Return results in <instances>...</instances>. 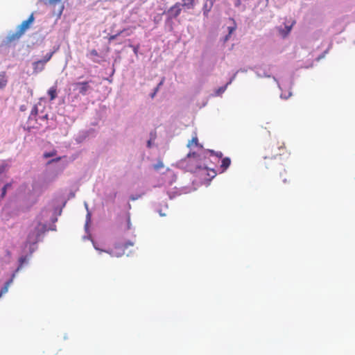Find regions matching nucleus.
<instances>
[{
	"label": "nucleus",
	"mask_w": 355,
	"mask_h": 355,
	"mask_svg": "<svg viewBox=\"0 0 355 355\" xmlns=\"http://www.w3.org/2000/svg\"><path fill=\"white\" fill-rule=\"evenodd\" d=\"M34 20V14L32 13L26 20L22 21V23L17 27L15 32L10 33L8 35L7 42L10 43L12 42L18 40L30 28Z\"/></svg>",
	"instance_id": "f257e3e1"
},
{
	"label": "nucleus",
	"mask_w": 355,
	"mask_h": 355,
	"mask_svg": "<svg viewBox=\"0 0 355 355\" xmlns=\"http://www.w3.org/2000/svg\"><path fill=\"white\" fill-rule=\"evenodd\" d=\"M46 225L38 222L37 224L31 230L27 236V243L35 244L39 241L40 236L46 231Z\"/></svg>",
	"instance_id": "f03ea898"
},
{
	"label": "nucleus",
	"mask_w": 355,
	"mask_h": 355,
	"mask_svg": "<svg viewBox=\"0 0 355 355\" xmlns=\"http://www.w3.org/2000/svg\"><path fill=\"white\" fill-rule=\"evenodd\" d=\"M37 115L38 107L36 105H35L31 110V114L28 119V123L30 125V127L32 128H39L42 125L40 123H37L38 119L41 121H46L48 119V115L46 114L39 116L38 119L37 117Z\"/></svg>",
	"instance_id": "7ed1b4c3"
},
{
	"label": "nucleus",
	"mask_w": 355,
	"mask_h": 355,
	"mask_svg": "<svg viewBox=\"0 0 355 355\" xmlns=\"http://www.w3.org/2000/svg\"><path fill=\"white\" fill-rule=\"evenodd\" d=\"M184 162H187V166L190 171H194L201 167L200 157L196 153H189Z\"/></svg>",
	"instance_id": "20e7f679"
},
{
	"label": "nucleus",
	"mask_w": 355,
	"mask_h": 355,
	"mask_svg": "<svg viewBox=\"0 0 355 355\" xmlns=\"http://www.w3.org/2000/svg\"><path fill=\"white\" fill-rule=\"evenodd\" d=\"M181 11V3L177 2L168 9V10L167 11V14L168 15L169 18L173 19L178 17L180 15Z\"/></svg>",
	"instance_id": "39448f33"
},
{
	"label": "nucleus",
	"mask_w": 355,
	"mask_h": 355,
	"mask_svg": "<svg viewBox=\"0 0 355 355\" xmlns=\"http://www.w3.org/2000/svg\"><path fill=\"white\" fill-rule=\"evenodd\" d=\"M89 83V81L78 82L74 83V86L78 89V92L80 94L85 96L87 94L88 91L92 89Z\"/></svg>",
	"instance_id": "423d86ee"
},
{
	"label": "nucleus",
	"mask_w": 355,
	"mask_h": 355,
	"mask_svg": "<svg viewBox=\"0 0 355 355\" xmlns=\"http://www.w3.org/2000/svg\"><path fill=\"white\" fill-rule=\"evenodd\" d=\"M44 66H45V64L42 61V60L34 62L33 63V72L35 73H37L42 71V70H44Z\"/></svg>",
	"instance_id": "0eeeda50"
},
{
	"label": "nucleus",
	"mask_w": 355,
	"mask_h": 355,
	"mask_svg": "<svg viewBox=\"0 0 355 355\" xmlns=\"http://www.w3.org/2000/svg\"><path fill=\"white\" fill-rule=\"evenodd\" d=\"M15 276V273H13L12 275L11 278L8 281H7L5 283L4 286L1 288V289L0 291V297H1L2 295H3L8 292V288H9L10 285L12 283Z\"/></svg>",
	"instance_id": "6e6552de"
},
{
	"label": "nucleus",
	"mask_w": 355,
	"mask_h": 355,
	"mask_svg": "<svg viewBox=\"0 0 355 355\" xmlns=\"http://www.w3.org/2000/svg\"><path fill=\"white\" fill-rule=\"evenodd\" d=\"M231 159L229 157H225L222 159L220 164V169L222 172H224L230 166Z\"/></svg>",
	"instance_id": "1a4fd4ad"
},
{
	"label": "nucleus",
	"mask_w": 355,
	"mask_h": 355,
	"mask_svg": "<svg viewBox=\"0 0 355 355\" xmlns=\"http://www.w3.org/2000/svg\"><path fill=\"white\" fill-rule=\"evenodd\" d=\"M181 5L187 9H193L195 6V0H182Z\"/></svg>",
	"instance_id": "9d476101"
},
{
	"label": "nucleus",
	"mask_w": 355,
	"mask_h": 355,
	"mask_svg": "<svg viewBox=\"0 0 355 355\" xmlns=\"http://www.w3.org/2000/svg\"><path fill=\"white\" fill-rule=\"evenodd\" d=\"M7 78L5 73L3 72L0 74V89H3L7 85Z\"/></svg>",
	"instance_id": "9b49d317"
},
{
	"label": "nucleus",
	"mask_w": 355,
	"mask_h": 355,
	"mask_svg": "<svg viewBox=\"0 0 355 355\" xmlns=\"http://www.w3.org/2000/svg\"><path fill=\"white\" fill-rule=\"evenodd\" d=\"M48 94H49V96L50 97V100L51 101L54 100L57 97V88H56V87L55 86L51 87L48 90Z\"/></svg>",
	"instance_id": "f8f14e48"
},
{
	"label": "nucleus",
	"mask_w": 355,
	"mask_h": 355,
	"mask_svg": "<svg viewBox=\"0 0 355 355\" xmlns=\"http://www.w3.org/2000/svg\"><path fill=\"white\" fill-rule=\"evenodd\" d=\"M198 139L196 135L194 137H192L191 140L189 141L187 146L189 148H191L192 147L198 146Z\"/></svg>",
	"instance_id": "ddd939ff"
},
{
	"label": "nucleus",
	"mask_w": 355,
	"mask_h": 355,
	"mask_svg": "<svg viewBox=\"0 0 355 355\" xmlns=\"http://www.w3.org/2000/svg\"><path fill=\"white\" fill-rule=\"evenodd\" d=\"M27 261V257L26 256L21 257L19 259V265L16 270V272L19 271L23 266V264Z\"/></svg>",
	"instance_id": "4468645a"
},
{
	"label": "nucleus",
	"mask_w": 355,
	"mask_h": 355,
	"mask_svg": "<svg viewBox=\"0 0 355 355\" xmlns=\"http://www.w3.org/2000/svg\"><path fill=\"white\" fill-rule=\"evenodd\" d=\"M53 53H54V52L52 51V52H50V53H47L44 56V59L42 60V61L44 62V64L51 60V58H52Z\"/></svg>",
	"instance_id": "2eb2a0df"
},
{
	"label": "nucleus",
	"mask_w": 355,
	"mask_h": 355,
	"mask_svg": "<svg viewBox=\"0 0 355 355\" xmlns=\"http://www.w3.org/2000/svg\"><path fill=\"white\" fill-rule=\"evenodd\" d=\"M123 31H119V33H117L115 35H110L108 37V40L109 42H111L114 40H115L119 35H120L121 33H122Z\"/></svg>",
	"instance_id": "dca6fc26"
},
{
	"label": "nucleus",
	"mask_w": 355,
	"mask_h": 355,
	"mask_svg": "<svg viewBox=\"0 0 355 355\" xmlns=\"http://www.w3.org/2000/svg\"><path fill=\"white\" fill-rule=\"evenodd\" d=\"M287 175V172L286 171V170H284V173H281V174H280L281 177L282 178V181L284 184L289 182V180H288L286 177H284V175Z\"/></svg>",
	"instance_id": "f3484780"
},
{
	"label": "nucleus",
	"mask_w": 355,
	"mask_h": 355,
	"mask_svg": "<svg viewBox=\"0 0 355 355\" xmlns=\"http://www.w3.org/2000/svg\"><path fill=\"white\" fill-rule=\"evenodd\" d=\"M163 167H164V164H163L162 162H159L158 163H157L156 164L154 165V168L155 170H159Z\"/></svg>",
	"instance_id": "a211bd4d"
},
{
	"label": "nucleus",
	"mask_w": 355,
	"mask_h": 355,
	"mask_svg": "<svg viewBox=\"0 0 355 355\" xmlns=\"http://www.w3.org/2000/svg\"><path fill=\"white\" fill-rule=\"evenodd\" d=\"M229 34L225 37V41L228 40V37L235 31V27H228Z\"/></svg>",
	"instance_id": "6ab92c4d"
},
{
	"label": "nucleus",
	"mask_w": 355,
	"mask_h": 355,
	"mask_svg": "<svg viewBox=\"0 0 355 355\" xmlns=\"http://www.w3.org/2000/svg\"><path fill=\"white\" fill-rule=\"evenodd\" d=\"M6 192H7L6 187H3L1 189V198H3L5 197V196L6 195Z\"/></svg>",
	"instance_id": "aec40b11"
},
{
	"label": "nucleus",
	"mask_w": 355,
	"mask_h": 355,
	"mask_svg": "<svg viewBox=\"0 0 355 355\" xmlns=\"http://www.w3.org/2000/svg\"><path fill=\"white\" fill-rule=\"evenodd\" d=\"M164 78H162V80L160 81V83L158 84V85L154 89V92H155V94H157V92L159 91V87L163 84L164 83Z\"/></svg>",
	"instance_id": "412c9836"
},
{
	"label": "nucleus",
	"mask_w": 355,
	"mask_h": 355,
	"mask_svg": "<svg viewBox=\"0 0 355 355\" xmlns=\"http://www.w3.org/2000/svg\"><path fill=\"white\" fill-rule=\"evenodd\" d=\"M90 55H92V56H96V57H98L99 55H98V53L97 52V51L96 49H92L89 52Z\"/></svg>",
	"instance_id": "4be33fe9"
},
{
	"label": "nucleus",
	"mask_w": 355,
	"mask_h": 355,
	"mask_svg": "<svg viewBox=\"0 0 355 355\" xmlns=\"http://www.w3.org/2000/svg\"><path fill=\"white\" fill-rule=\"evenodd\" d=\"M226 87H227V85L224 86V87H220L218 89V92L217 93L219 94H221L223 92H224L226 89Z\"/></svg>",
	"instance_id": "5701e85b"
},
{
	"label": "nucleus",
	"mask_w": 355,
	"mask_h": 355,
	"mask_svg": "<svg viewBox=\"0 0 355 355\" xmlns=\"http://www.w3.org/2000/svg\"><path fill=\"white\" fill-rule=\"evenodd\" d=\"M211 154H214L218 157H222L223 153L221 152L214 153V150L210 151Z\"/></svg>",
	"instance_id": "b1692460"
},
{
	"label": "nucleus",
	"mask_w": 355,
	"mask_h": 355,
	"mask_svg": "<svg viewBox=\"0 0 355 355\" xmlns=\"http://www.w3.org/2000/svg\"><path fill=\"white\" fill-rule=\"evenodd\" d=\"M135 55H137L139 46H131Z\"/></svg>",
	"instance_id": "393cba45"
},
{
	"label": "nucleus",
	"mask_w": 355,
	"mask_h": 355,
	"mask_svg": "<svg viewBox=\"0 0 355 355\" xmlns=\"http://www.w3.org/2000/svg\"><path fill=\"white\" fill-rule=\"evenodd\" d=\"M130 225H131V223H130V216H128V218H127V229L129 230L130 229Z\"/></svg>",
	"instance_id": "a878e982"
},
{
	"label": "nucleus",
	"mask_w": 355,
	"mask_h": 355,
	"mask_svg": "<svg viewBox=\"0 0 355 355\" xmlns=\"http://www.w3.org/2000/svg\"><path fill=\"white\" fill-rule=\"evenodd\" d=\"M55 154V152H53V153H45V154H44V157H51V156H53Z\"/></svg>",
	"instance_id": "bb28decb"
},
{
	"label": "nucleus",
	"mask_w": 355,
	"mask_h": 355,
	"mask_svg": "<svg viewBox=\"0 0 355 355\" xmlns=\"http://www.w3.org/2000/svg\"><path fill=\"white\" fill-rule=\"evenodd\" d=\"M234 5L236 7H239L241 5V0H236Z\"/></svg>",
	"instance_id": "cd10ccee"
},
{
	"label": "nucleus",
	"mask_w": 355,
	"mask_h": 355,
	"mask_svg": "<svg viewBox=\"0 0 355 355\" xmlns=\"http://www.w3.org/2000/svg\"><path fill=\"white\" fill-rule=\"evenodd\" d=\"M61 0H49L50 3L55 4L58 2H60Z\"/></svg>",
	"instance_id": "c85d7f7f"
},
{
	"label": "nucleus",
	"mask_w": 355,
	"mask_h": 355,
	"mask_svg": "<svg viewBox=\"0 0 355 355\" xmlns=\"http://www.w3.org/2000/svg\"><path fill=\"white\" fill-rule=\"evenodd\" d=\"M209 10H210V9H207V10L204 9V15H207Z\"/></svg>",
	"instance_id": "c756f323"
},
{
	"label": "nucleus",
	"mask_w": 355,
	"mask_h": 355,
	"mask_svg": "<svg viewBox=\"0 0 355 355\" xmlns=\"http://www.w3.org/2000/svg\"><path fill=\"white\" fill-rule=\"evenodd\" d=\"M3 187H6V189H8V188H10L11 187V184L7 183Z\"/></svg>",
	"instance_id": "7c9ffc66"
},
{
	"label": "nucleus",
	"mask_w": 355,
	"mask_h": 355,
	"mask_svg": "<svg viewBox=\"0 0 355 355\" xmlns=\"http://www.w3.org/2000/svg\"><path fill=\"white\" fill-rule=\"evenodd\" d=\"M155 95H156L155 92H153L150 94V97H151L152 98H153L155 96Z\"/></svg>",
	"instance_id": "2f4dec72"
},
{
	"label": "nucleus",
	"mask_w": 355,
	"mask_h": 355,
	"mask_svg": "<svg viewBox=\"0 0 355 355\" xmlns=\"http://www.w3.org/2000/svg\"><path fill=\"white\" fill-rule=\"evenodd\" d=\"M130 199H131L132 200H137V198H135V197H132H132L130 198Z\"/></svg>",
	"instance_id": "473e14b6"
},
{
	"label": "nucleus",
	"mask_w": 355,
	"mask_h": 355,
	"mask_svg": "<svg viewBox=\"0 0 355 355\" xmlns=\"http://www.w3.org/2000/svg\"><path fill=\"white\" fill-rule=\"evenodd\" d=\"M150 145H151L150 141H148V147H150Z\"/></svg>",
	"instance_id": "72a5a7b5"
},
{
	"label": "nucleus",
	"mask_w": 355,
	"mask_h": 355,
	"mask_svg": "<svg viewBox=\"0 0 355 355\" xmlns=\"http://www.w3.org/2000/svg\"><path fill=\"white\" fill-rule=\"evenodd\" d=\"M204 9L207 10V7H206V5L204 6Z\"/></svg>",
	"instance_id": "f704fd0d"
},
{
	"label": "nucleus",
	"mask_w": 355,
	"mask_h": 355,
	"mask_svg": "<svg viewBox=\"0 0 355 355\" xmlns=\"http://www.w3.org/2000/svg\"><path fill=\"white\" fill-rule=\"evenodd\" d=\"M291 31V27L288 28V32Z\"/></svg>",
	"instance_id": "c9c22d12"
}]
</instances>
